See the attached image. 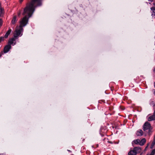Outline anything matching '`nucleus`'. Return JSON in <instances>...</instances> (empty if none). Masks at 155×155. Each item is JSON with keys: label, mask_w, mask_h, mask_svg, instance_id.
<instances>
[{"label": "nucleus", "mask_w": 155, "mask_h": 155, "mask_svg": "<svg viewBox=\"0 0 155 155\" xmlns=\"http://www.w3.org/2000/svg\"><path fill=\"white\" fill-rule=\"evenodd\" d=\"M0 155H3V153H0Z\"/></svg>", "instance_id": "b1692460"}, {"label": "nucleus", "mask_w": 155, "mask_h": 155, "mask_svg": "<svg viewBox=\"0 0 155 155\" xmlns=\"http://www.w3.org/2000/svg\"><path fill=\"white\" fill-rule=\"evenodd\" d=\"M155 136H154V139L153 141L152 142V143L150 146V148L151 149H152V148H153V146H154V145H155Z\"/></svg>", "instance_id": "4468645a"}, {"label": "nucleus", "mask_w": 155, "mask_h": 155, "mask_svg": "<svg viewBox=\"0 0 155 155\" xmlns=\"http://www.w3.org/2000/svg\"><path fill=\"white\" fill-rule=\"evenodd\" d=\"M11 48V46L10 45L8 44L6 45L4 49V53L8 52Z\"/></svg>", "instance_id": "423d86ee"}, {"label": "nucleus", "mask_w": 155, "mask_h": 155, "mask_svg": "<svg viewBox=\"0 0 155 155\" xmlns=\"http://www.w3.org/2000/svg\"><path fill=\"white\" fill-rule=\"evenodd\" d=\"M155 154V149L153 150L151 153L150 154H147V155H154Z\"/></svg>", "instance_id": "2eb2a0df"}, {"label": "nucleus", "mask_w": 155, "mask_h": 155, "mask_svg": "<svg viewBox=\"0 0 155 155\" xmlns=\"http://www.w3.org/2000/svg\"><path fill=\"white\" fill-rule=\"evenodd\" d=\"M149 1H150L151 2H153V0H148Z\"/></svg>", "instance_id": "4be33fe9"}, {"label": "nucleus", "mask_w": 155, "mask_h": 155, "mask_svg": "<svg viewBox=\"0 0 155 155\" xmlns=\"http://www.w3.org/2000/svg\"><path fill=\"white\" fill-rule=\"evenodd\" d=\"M146 142V140L145 138L142 139L141 140H140L139 145L141 146L143 145Z\"/></svg>", "instance_id": "9d476101"}, {"label": "nucleus", "mask_w": 155, "mask_h": 155, "mask_svg": "<svg viewBox=\"0 0 155 155\" xmlns=\"http://www.w3.org/2000/svg\"><path fill=\"white\" fill-rule=\"evenodd\" d=\"M153 109L154 110V109H155V108H154V107L153 108Z\"/></svg>", "instance_id": "bb28decb"}, {"label": "nucleus", "mask_w": 155, "mask_h": 155, "mask_svg": "<svg viewBox=\"0 0 155 155\" xmlns=\"http://www.w3.org/2000/svg\"><path fill=\"white\" fill-rule=\"evenodd\" d=\"M12 31V30L11 29H9L6 32V34H5L4 38H8V36L10 35V33H11Z\"/></svg>", "instance_id": "1a4fd4ad"}, {"label": "nucleus", "mask_w": 155, "mask_h": 155, "mask_svg": "<svg viewBox=\"0 0 155 155\" xmlns=\"http://www.w3.org/2000/svg\"><path fill=\"white\" fill-rule=\"evenodd\" d=\"M147 120L149 121L155 120V116L153 114L150 116L147 117Z\"/></svg>", "instance_id": "0eeeda50"}, {"label": "nucleus", "mask_w": 155, "mask_h": 155, "mask_svg": "<svg viewBox=\"0 0 155 155\" xmlns=\"http://www.w3.org/2000/svg\"><path fill=\"white\" fill-rule=\"evenodd\" d=\"M153 5H155V2L153 3Z\"/></svg>", "instance_id": "393cba45"}, {"label": "nucleus", "mask_w": 155, "mask_h": 155, "mask_svg": "<svg viewBox=\"0 0 155 155\" xmlns=\"http://www.w3.org/2000/svg\"><path fill=\"white\" fill-rule=\"evenodd\" d=\"M143 129L144 131L148 130V133L150 135L152 132V128L150 124L148 122H146L143 124Z\"/></svg>", "instance_id": "f03ea898"}, {"label": "nucleus", "mask_w": 155, "mask_h": 155, "mask_svg": "<svg viewBox=\"0 0 155 155\" xmlns=\"http://www.w3.org/2000/svg\"><path fill=\"white\" fill-rule=\"evenodd\" d=\"M67 151H68L69 152H70V153H71V151L70 150H67Z\"/></svg>", "instance_id": "412c9836"}, {"label": "nucleus", "mask_w": 155, "mask_h": 155, "mask_svg": "<svg viewBox=\"0 0 155 155\" xmlns=\"http://www.w3.org/2000/svg\"><path fill=\"white\" fill-rule=\"evenodd\" d=\"M148 146V145H147L146 146V148H147V147Z\"/></svg>", "instance_id": "a878e982"}, {"label": "nucleus", "mask_w": 155, "mask_h": 155, "mask_svg": "<svg viewBox=\"0 0 155 155\" xmlns=\"http://www.w3.org/2000/svg\"><path fill=\"white\" fill-rule=\"evenodd\" d=\"M153 72L155 73V67L153 69Z\"/></svg>", "instance_id": "6ab92c4d"}, {"label": "nucleus", "mask_w": 155, "mask_h": 155, "mask_svg": "<svg viewBox=\"0 0 155 155\" xmlns=\"http://www.w3.org/2000/svg\"><path fill=\"white\" fill-rule=\"evenodd\" d=\"M15 39L14 37L13 38L9 39L8 42V44L10 45L12 44H13V45H15L16 43L15 41V39Z\"/></svg>", "instance_id": "39448f33"}, {"label": "nucleus", "mask_w": 155, "mask_h": 155, "mask_svg": "<svg viewBox=\"0 0 155 155\" xmlns=\"http://www.w3.org/2000/svg\"><path fill=\"white\" fill-rule=\"evenodd\" d=\"M41 5V0H31L26 4L22 13L23 15L25 16L20 21L19 27L16 29L14 34V37L15 39H18V37L22 35L23 30L22 27L25 26L28 24L29 18L33 14L35 8Z\"/></svg>", "instance_id": "f257e3e1"}, {"label": "nucleus", "mask_w": 155, "mask_h": 155, "mask_svg": "<svg viewBox=\"0 0 155 155\" xmlns=\"http://www.w3.org/2000/svg\"><path fill=\"white\" fill-rule=\"evenodd\" d=\"M150 104L151 106L154 107L155 106V102L154 101H151L150 103Z\"/></svg>", "instance_id": "dca6fc26"}, {"label": "nucleus", "mask_w": 155, "mask_h": 155, "mask_svg": "<svg viewBox=\"0 0 155 155\" xmlns=\"http://www.w3.org/2000/svg\"><path fill=\"white\" fill-rule=\"evenodd\" d=\"M153 115L155 116V110H154L153 113Z\"/></svg>", "instance_id": "aec40b11"}, {"label": "nucleus", "mask_w": 155, "mask_h": 155, "mask_svg": "<svg viewBox=\"0 0 155 155\" xmlns=\"http://www.w3.org/2000/svg\"><path fill=\"white\" fill-rule=\"evenodd\" d=\"M140 143V140L137 139L133 140L132 141V144L134 145V144H139Z\"/></svg>", "instance_id": "9b49d317"}, {"label": "nucleus", "mask_w": 155, "mask_h": 155, "mask_svg": "<svg viewBox=\"0 0 155 155\" xmlns=\"http://www.w3.org/2000/svg\"><path fill=\"white\" fill-rule=\"evenodd\" d=\"M4 14V10L3 8L2 7H0V17L3 16ZM3 21L2 19L0 18V27L2 25Z\"/></svg>", "instance_id": "20e7f679"}, {"label": "nucleus", "mask_w": 155, "mask_h": 155, "mask_svg": "<svg viewBox=\"0 0 155 155\" xmlns=\"http://www.w3.org/2000/svg\"><path fill=\"white\" fill-rule=\"evenodd\" d=\"M143 132L142 130L139 129L137 131L136 133V135L138 136H141L143 135Z\"/></svg>", "instance_id": "6e6552de"}, {"label": "nucleus", "mask_w": 155, "mask_h": 155, "mask_svg": "<svg viewBox=\"0 0 155 155\" xmlns=\"http://www.w3.org/2000/svg\"><path fill=\"white\" fill-rule=\"evenodd\" d=\"M17 21L16 17V16H14L12 20L11 24L13 25H14L15 24Z\"/></svg>", "instance_id": "f8f14e48"}, {"label": "nucleus", "mask_w": 155, "mask_h": 155, "mask_svg": "<svg viewBox=\"0 0 155 155\" xmlns=\"http://www.w3.org/2000/svg\"><path fill=\"white\" fill-rule=\"evenodd\" d=\"M23 0H19L20 2V3H21V2H22Z\"/></svg>", "instance_id": "5701e85b"}, {"label": "nucleus", "mask_w": 155, "mask_h": 155, "mask_svg": "<svg viewBox=\"0 0 155 155\" xmlns=\"http://www.w3.org/2000/svg\"><path fill=\"white\" fill-rule=\"evenodd\" d=\"M4 38H5L3 37H0V43L2 41H3L4 40Z\"/></svg>", "instance_id": "f3484780"}, {"label": "nucleus", "mask_w": 155, "mask_h": 155, "mask_svg": "<svg viewBox=\"0 0 155 155\" xmlns=\"http://www.w3.org/2000/svg\"><path fill=\"white\" fill-rule=\"evenodd\" d=\"M71 155H74V154H71Z\"/></svg>", "instance_id": "cd10ccee"}, {"label": "nucleus", "mask_w": 155, "mask_h": 155, "mask_svg": "<svg viewBox=\"0 0 155 155\" xmlns=\"http://www.w3.org/2000/svg\"><path fill=\"white\" fill-rule=\"evenodd\" d=\"M141 149L139 147H135L133 150H130L128 153V155H136L137 153L140 152Z\"/></svg>", "instance_id": "7ed1b4c3"}, {"label": "nucleus", "mask_w": 155, "mask_h": 155, "mask_svg": "<svg viewBox=\"0 0 155 155\" xmlns=\"http://www.w3.org/2000/svg\"><path fill=\"white\" fill-rule=\"evenodd\" d=\"M3 54V53L2 52H1V53H0V58L2 56Z\"/></svg>", "instance_id": "a211bd4d"}, {"label": "nucleus", "mask_w": 155, "mask_h": 155, "mask_svg": "<svg viewBox=\"0 0 155 155\" xmlns=\"http://www.w3.org/2000/svg\"><path fill=\"white\" fill-rule=\"evenodd\" d=\"M151 10L153 11L152 12L151 15L152 17H153L155 15V12H154V11H155V7H152L151 8Z\"/></svg>", "instance_id": "ddd939ff"}]
</instances>
